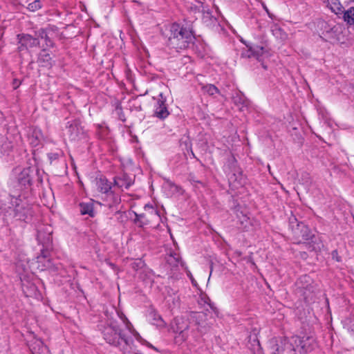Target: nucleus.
Segmentation results:
<instances>
[{"label": "nucleus", "mask_w": 354, "mask_h": 354, "mask_svg": "<svg viewBox=\"0 0 354 354\" xmlns=\"http://www.w3.org/2000/svg\"><path fill=\"white\" fill-rule=\"evenodd\" d=\"M298 340L299 336L272 338L270 340V348L272 354H297Z\"/></svg>", "instance_id": "f03ea898"}, {"label": "nucleus", "mask_w": 354, "mask_h": 354, "mask_svg": "<svg viewBox=\"0 0 354 354\" xmlns=\"http://www.w3.org/2000/svg\"><path fill=\"white\" fill-rule=\"evenodd\" d=\"M205 92L210 95H213L219 92V90L213 84H208L203 87Z\"/></svg>", "instance_id": "c85d7f7f"}, {"label": "nucleus", "mask_w": 354, "mask_h": 354, "mask_svg": "<svg viewBox=\"0 0 354 354\" xmlns=\"http://www.w3.org/2000/svg\"><path fill=\"white\" fill-rule=\"evenodd\" d=\"M35 36L38 38V41L44 40L46 47L53 46V41L50 39L45 29L41 28L36 31Z\"/></svg>", "instance_id": "4be33fe9"}, {"label": "nucleus", "mask_w": 354, "mask_h": 354, "mask_svg": "<svg viewBox=\"0 0 354 354\" xmlns=\"http://www.w3.org/2000/svg\"><path fill=\"white\" fill-rule=\"evenodd\" d=\"M188 275H189V276H190V279H191V280H192V283H193V284H194L195 281H194V279H193V277H192V274H191L190 273H189V274H188Z\"/></svg>", "instance_id": "ea45409f"}, {"label": "nucleus", "mask_w": 354, "mask_h": 354, "mask_svg": "<svg viewBox=\"0 0 354 354\" xmlns=\"http://www.w3.org/2000/svg\"><path fill=\"white\" fill-rule=\"evenodd\" d=\"M34 344L35 346H32V351H33V352H37L36 351V346L39 347L38 348V351H43L44 349H46V346L44 345V343L42 341H41L40 339H36Z\"/></svg>", "instance_id": "2f4dec72"}, {"label": "nucleus", "mask_w": 354, "mask_h": 354, "mask_svg": "<svg viewBox=\"0 0 354 354\" xmlns=\"http://www.w3.org/2000/svg\"><path fill=\"white\" fill-rule=\"evenodd\" d=\"M136 216H137V217H138V216H139V217H140V218H142V217L144 216V214H140V215H137V214H136Z\"/></svg>", "instance_id": "79ce46f5"}, {"label": "nucleus", "mask_w": 354, "mask_h": 354, "mask_svg": "<svg viewBox=\"0 0 354 354\" xmlns=\"http://www.w3.org/2000/svg\"><path fill=\"white\" fill-rule=\"evenodd\" d=\"M67 129L68 133L71 140H76L80 139L84 133L83 129L76 121L71 123L67 127Z\"/></svg>", "instance_id": "f8f14e48"}, {"label": "nucleus", "mask_w": 354, "mask_h": 354, "mask_svg": "<svg viewBox=\"0 0 354 354\" xmlns=\"http://www.w3.org/2000/svg\"><path fill=\"white\" fill-rule=\"evenodd\" d=\"M37 241L42 245L48 246L52 241V230L48 225H42L37 229Z\"/></svg>", "instance_id": "1a4fd4ad"}, {"label": "nucleus", "mask_w": 354, "mask_h": 354, "mask_svg": "<svg viewBox=\"0 0 354 354\" xmlns=\"http://www.w3.org/2000/svg\"><path fill=\"white\" fill-rule=\"evenodd\" d=\"M134 180L126 174L114 178L115 185L121 189H128L133 183Z\"/></svg>", "instance_id": "4468645a"}, {"label": "nucleus", "mask_w": 354, "mask_h": 354, "mask_svg": "<svg viewBox=\"0 0 354 354\" xmlns=\"http://www.w3.org/2000/svg\"><path fill=\"white\" fill-rule=\"evenodd\" d=\"M169 32L167 45L177 50L187 48L195 39L192 30L184 28L178 24H173L170 26Z\"/></svg>", "instance_id": "f257e3e1"}, {"label": "nucleus", "mask_w": 354, "mask_h": 354, "mask_svg": "<svg viewBox=\"0 0 354 354\" xmlns=\"http://www.w3.org/2000/svg\"><path fill=\"white\" fill-rule=\"evenodd\" d=\"M187 318L184 317H176L174 320L172 328L174 332L178 333V337L181 341H185L187 338L186 330L189 328V323Z\"/></svg>", "instance_id": "423d86ee"}, {"label": "nucleus", "mask_w": 354, "mask_h": 354, "mask_svg": "<svg viewBox=\"0 0 354 354\" xmlns=\"http://www.w3.org/2000/svg\"><path fill=\"white\" fill-rule=\"evenodd\" d=\"M157 105L156 106L154 115L160 119H165L169 115V113L167 110L166 102V97L163 95L162 92L159 93L158 95Z\"/></svg>", "instance_id": "9d476101"}, {"label": "nucleus", "mask_w": 354, "mask_h": 354, "mask_svg": "<svg viewBox=\"0 0 354 354\" xmlns=\"http://www.w3.org/2000/svg\"><path fill=\"white\" fill-rule=\"evenodd\" d=\"M262 66H263V67L265 69H266V68H267V66H266V65H263V64Z\"/></svg>", "instance_id": "c03bdc74"}, {"label": "nucleus", "mask_w": 354, "mask_h": 354, "mask_svg": "<svg viewBox=\"0 0 354 354\" xmlns=\"http://www.w3.org/2000/svg\"><path fill=\"white\" fill-rule=\"evenodd\" d=\"M49 254V252L47 250H41V256L40 257H38V259H39L40 257H42V258H47Z\"/></svg>", "instance_id": "f704fd0d"}, {"label": "nucleus", "mask_w": 354, "mask_h": 354, "mask_svg": "<svg viewBox=\"0 0 354 354\" xmlns=\"http://www.w3.org/2000/svg\"><path fill=\"white\" fill-rule=\"evenodd\" d=\"M112 197L113 198L114 203H118L120 201V199L118 198V197H115L113 195H112Z\"/></svg>", "instance_id": "58836bf2"}, {"label": "nucleus", "mask_w": 354, "mask_h": 354, "mask_svg": "<svg viewBox=\"0 0 354 354\" xmlns=\"http://www.w3.org/2000/svg\"><path fill=\"white\" fill-rule=\"evenodd\" d=\"M232 101L240 110H242L244 107H247L250 104L249 100L246 98L244 94L239 91H236L233 94Z\"/></svg>", "instance_id": "f3484780"}, {"label": "nucleus", "mask_w": 354, "mask_h": 354, "mask_svg": "<svg viewBox=\"0 0 354 354\" xmlns=\"http://www.w3.org/2000/svg\"><path fill=\"white\" fill-rule=\"evenodd\" d=\"M19 39L18 48L20 51L30 48H33L39 45V41L38 38L28 34H20L17 35Z\"/></svg>", "instance_id": "0eeeda50"}, {"label": "nucleus", "mask_w": 354, "mask_h": 354, "mask_svg": "<svg viewBox=\"0 0 354 354\" xmlns=\"http://www.w3.org/2000/svg\"><path fill=\"white\" fill-rule=\"evenodd\" d=\"M43 139V134L41 131L37 127H34L30 130L28 133V140L34 147L37 146L41 140Z\"/></svg>", "instance_id": "a211bd4d"}, {"label": "nucleus", "mask_w": 354, "mask_h": 354, "mask_svg": "<svg viewBox=\"0 0 354 354\" xmlns=\"http://www.w3.org/2000/svg\"><path fill=\"white\" fill-rule=\"evenodd\" d=\"M327 6L337 15H342L344 10L343 6L339 0H328Z\"/></svg>", "instance_id": "5701e85b"}, {"label": "nucleus", "mask_w": 354, "mask_h": 354, "mask_svg": "<svg viewBox=\"0 0 354 354\" xmlns=\"http://www.w3.org/2000/svg\"><path fill=\"white\" fill-rule=\"evenodd\" d=\"M145 210H147V209L150 210L151 214H154L159 216V215L158 214V211L156 209H155L151 205H146L145 206Z\"/></svg>", "instance_id": "72a5a7b5"}, {"label": "nucleus", "mask_w": 354, "mask_h": 354, "mask_svg": "<svg viewBox=\"0 0 354 354\" xmlns=\"http://www.w3.org/2000/svg\"><path fill=\"white\" fill-rule=\"evenodd\" d=\"M32 170L30 167L24 168L17 177L19 184L26 187L31 185Z\"/></svg>", "instance_id": "2eb2a0df"}, {"label": "nucleus", "mask_w": 354, "mask_h": 354, "mask_svg": "<svg viewBox=\"0 0 354 354\" xmlns=\"http://www.w3.org/2000/svg\"><path fill=\"white\" fill-rule=\"evenodd\" d=\"M80 212L82 215L88 214L91 217H94L95 211L93 208V203L91 201L88 203H81L80 204Z\"/></svg>", "instance_id": "412c9836"}, {"label": "nucleus", "mask_w": 354, "mask_h": 354, "mask_svg": "<svg viewBox=\"0 0 354 354\" xmlns=\"http://www.w3.org/2000/svg\"><path fill=\"white\" fill-rule=\"evenodd\" d=\"M25 3H28L30 0H23Z\"/></svg>", "instance_id": "37998d69"}, {"label": "nucleus", "mask_w": 354, "mask_h": 354, "mask_svg": "<svg viewBox=\"0 0 354 354\" xmlns=\"http://www.w3.org/2000/svg\"><path fill=\"white\" fill-rule=\"evenodd\" d=\"M62 151L48 153V157L50 162H53V161L57 160L62 155Z\"/></svg>", "instance_id": "473e14b6"}, {"label": "nucleus", "mask_w": 354, "mask_h": 354, "mask_svg": "<svg viewBox=\"0 0 354 354\" xmlns=\"http://www.w3.org/2000/svg\"><path fill=\"white\" fill-rule=\"evenodd\" d=\"M11 205H15V209L12 213L9 212L13 218L19 221H26L31 215V211L29 204L21 198L20 196H10V203Z\"/></svg>", "instance_id": "20e7f679"}, {"label": "nucleus", "mask_w": 354, "mask_h": 354, "mask_svg": "<svg viewBox=\"0 0 354 354\" xmlns=\"http://www.w3.org/2000/svg\"><path fill=\"white\" fill-rule=\"evenodd\" d=\"M343 19L348 25L354 24V7H351L347 10H344Z\"/></svg>", "instance_id": "a878e982"}, {"label": "nucleus", "mask_w": 354, "mask_h": 354, "mask_svg": "<svg viewBox=\"0 0 354 354\" xmlns=\"http://www.w3.org/2000/svg\"><path fill=\"white\" fill-rule=\"evenodd\" d=\"M41 7L42 4L40 0H34L32 2L27 4L26 8L31 12H35L39 10Z\"/></svg>", "instance_id": "cd10ccee"}, {"label": "nucleus", "mask_w": 354, "mask_h": 354, "mask_svg": "<svg viewBox=\"0 0 354 354\" xmlns=\"http://www.w3.org/2000/svg\"><path fill=\"white\" fill-rule=\"evenodd\" d=\"M298 228L296 230H299L301 233V236L302 238V240L304 241H309L312 239V238L314 236V235L312 234V232L310 230V229L306 226L304 224H297Z\"/></svg>", "instance_id": "393cba45"}, {"label": "nucleus", "mask_w": 354, "mask_h": 354, "mask_svg": "<svg viewBox=\"0 0 354 354\" xmlns=\"http://www.w3.org/2000/svg\"><path fill=\"white\" fill-rule=\"evenodd\" d=\"M297 348L300 346V353H308L313 351L316 346V342L313 337L304 336L299 337V340L296 342Z\"/></svg>", "instance_id": "9b49d317"}, {"label": "nucleus", "mask_w": 354, "mask_h": 354, "mask_svg": "<svg viewBox=\"0 0 354 354\" xmlns=\"http://www.w3.org/2000/svg\"><path fill=\"white\" fill-rule=\"evenodd\" d=\"M181 266H183V262L180 261Z\"/></svg>", "instance_id": "a18cd8bd"}, {"label": "nucleus", "mask_w": 354, "mask_h": 354, "mask_svg": "<svg viewBox=\"0 0 354 354\" xmlns=\"http://www.w3.org/2000/svg\"><path fill=\"white\" fill-rule=\"evenodd\" d=\"M20 84H21V82L19 80H17L16 79L14 80L13 83H12L14 88L15 89L17 88L19 86Z\"/></svg>", "instance_id": "e433bc0d"}, {"label": "nucleus", "mask_w": 354, "mask_h": 354, "mask_svg": "<svg viewBox=\"0 0 354 354\" xmlns=\"http://www.w3.org/2000/svg\"><path fill=\"white\" fill-rule=\"evenodd\" d=\"M11 195L8 196L7 201L0 200V214H3L4 217L7 219L13 218L11 215H8L9 212L10 214L15 209V205H11L10 203V198Z\"/></svg>", "instance_id": "dca6fc26"}, {"label": "nucleus", "mask_w": 354, "mask_h": 354, "mask_svg": "<svg viewBox=\"0 0 354 354\" xmlns=\"http://www.w3.org/2000/svg\"><path fill=\"white\" fill-rule=\"evenodd\" d=\"M43 54L40 55L39 59L44 62H46V66L51 65V57L48 53L46 52L45 50H43Z\"/></svg>", "instance_id": "7c9ffc66"}, {"label": "nucleus", "mask_w": 354, "mask_h": 354, "mask_svg": "<svg viewBox=\"0 0 354 354\" xmlns=\"http://www.w3.org/2000/svg\"><path fill=\"white\" fill-rule=\"evenodd\" d=\"M297 286L299 292L304 295L305 298L309 297L310 293L313 292V280L306 274L299 277L297 281Z\"/></svg>", "instance_id": "6e6552de"}, {"label": "nucleus", "mask_w": 354, "mask_h": 354, "mask_svg": "<svg viewBox=\"0 0 354 354\" xmlns=\"http://www.w3.org/2000/svg\"><path fill=\"white\" fill-rule=\"evenodd\" d=\"M124 319H125V320H124V322H126V326H127V328L129 330H130V326H131V323L129 322V320L127 319V317H124Z\"/></svg>", "instance_id": "4c0bfd02"}, {"label": "nucleus", "mask_w": 354, "mask_h": 354, "mask_svg": "<svg viewBox=\"0 0 354 354\" xmlns=\"http://www.w3.org/2000/svg\"><path fill=\"white\" fill-rule=\"evenodd\" d=\"M150 316L152 318L153 324L160 327L163 326L165 325V322L163 321L162 317L155 311H151L150 313Z\"/></svg>", "instance_id": "bb28decb"}, {"label": "nucleus", "mask_w": 354, "mask_h": 354, "mask_svg": "<svg viewBox=\"0 0 354 354\" xmlns=\"http://www.w3.org/2000/svg\"><path fill=\"white\" fill-rule=\"evenodd\" d=\"M189 323L197 326V330L201 334L206 333L210 326L206 322L207 315L202 312H191L187 317Z\"/></svg>", "instance_id": "39448f33"}, {"label": "nucleus", "mask_w": 354, "mask_h": 354, "mask_svg": "<svg viewBox=\"0 0 354 354\" xmlns=\"http://www.w3.org/2000/svg\"><path fill=\"white\" fill-rule=\"evenodd\" d=\"M173 259H174V260H175V261H176V263H178V261H179L178 258L173 257Z\"/></svg>", "instance_id": "a19ab883"}, {"label": "nucleus", "mask_w": 354, "mask_h": 354, "mask_svg": "<svg viewBox=\"0 0 354 354\" xmlns=\"http://www.w3.org/2000/svg\"><path fill=\"white\" fill-rule=\"evenodd\" d=\"M95 184L97 190L101 193L112 195L111 192V186L106 178L103 176L96 177Z\"/></svg>", "instance_id": "ddd939ff"}, {"label": "nucleus", "mask_w": 354, "mask_h": 354, "mask_svg": "<svg viewBox=\"0 0 354 354\" xmlns=\"http://www.w3.org/2000/svg\"><path fill=\"white\" fill-rule=\"evenodd\" d=\"M189 180H190L192 183H199V184H201V185H203V183L201 181L196 180V179L195 178V177H194V176H189Z\"/></svg>", "instance_id": "c9c22d12"}, {"label": "nucleus", "mask_w": 354, "mask_h": 354, "mask_svg": "<svg viewBox=\"0 0 354 354\" xmlns=\"http://www.w3.org/2000/svg\"><path fill=\"white\" fill-rule=\"evenodd\" d=\"M271 32L276 39L281 41H285L288 39V35L277 24L271 26Z\"/></svg>", "instance_id": "aec40b11"}, {"label": "nucleus", "mask_w": 354, "mask_h": 354, "mask_svg": "<svg viewBox=\"0 0 354 354\" xmlns=\"http://www.w3.org/2000/svg\"><path fill=\"white\" fill-rule=\"evenodd\" d=\"M118 347L123 354H138L136 347L133 344V340L127 337L122 342V345Z\"/></svg>", "instance_id": "6ab92c4d"}, {"label": "nucleus", "mask_w": 354, "mask_h": 354, "mask_svg": "<svg viewBox=\"0 0 354 354\" xmlns=\"http://www.w3.org/2000/svg\"><path fill=\"white\" fill-rule=\"evenodd\" d=\"M104 340L114 346L122 345V342L127 337L115 320L109 319L102 330Z\"/></svg>", "instance_id": "7ed1b4c3"}, {"label": "nucleus", "mask_w": 354, "mask_h": 354, "mask_svg": "<svg viewBox=\"0 0 354 354\" xmlns=\"http://www.w3.org/2000/svg\"><path fill=\"white\" fill-rule=\"evenodd\" d=\"M24 292L27 297H32L35 294L37 287L34 284H30L29 287H27V290L25 289V286H23Z\"/></svg>", "instance_id": "c756f323"}, {"label": "nucleus", "mask_w": 354, "mask_h": 354, "mask_svg": "<svg viewBox=\"0 0 354 354\" xmlns=\"http://www.w3.org/2000/svg\"><path fill=\"white\" fill-rule=\"evenodd\" d=\"M248 51L250 53L248 55V57H254L257 60L261 61V57L265 53V48L259 46H250Z\"/></svg>", "instance_id": "b1692460"}]
</instances>
